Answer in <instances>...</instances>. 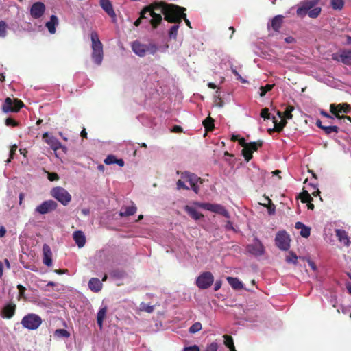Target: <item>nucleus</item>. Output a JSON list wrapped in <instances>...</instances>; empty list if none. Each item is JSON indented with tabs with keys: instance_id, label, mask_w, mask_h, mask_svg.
Segmentation results:
<instances>
[{
	"instance_id": "7c9ffc66",
	"label": "nucleus",
	"mask_w": 351,
	"mask_h": 351,
	"mask_svg": "<svg viewBox=\"0 0 351 351\" xmlns=\"http://www.w3.org/2000/svg\"><path fill=\"white\" fill-rule=\"evenodd\" d=\"M227 281L234 289L239 290L243 288V283L237 278L227 277Z\"/></svg>"
},
{
	"instance_id": "4468645a",
	"label": "nucleus",
	"mask_w": 351,
	"mask_h": 351,
	"mask_svg": "<svg viewBox=\"0 0 351 351\" xmlns=\"http://www.w3.org/2000/svg\"><path fill=\"white\" fill-rule=\"evenodd\" d=\"M247 252L256 256H260L264 254L265 247L260 240L255 239L254 243L247 246Z\"/></svg>"
},
{
	"instance_id": "e2e57ef3",
	"label": "nucleus",
	"mask_w": 351,
	"mask_h": 351,
	"mask_svg": "<svg viewBox=\"0 0 351 351\" xmlns=\"http://www.w3.org/2000/svg\"><path fill=\"white\" fill-rule=\"evenodd\" d=\"M182 130H183L181 126L176 125L173 127L171 132L178 133V132H182Z\"/></svg>"
},
{
	"instance_id": "4be33fe9",
	"label": "nucleus",
	"mask_w": 351,
	"mask_h": 351,
	"mask_svg": "<svg viewBox=\"0 0 351 351\" xmlns=\"http://www.w3.org/2000/svg\"><path fill=\"white\" fill-rule=\"evenodd\" d=\"M15 311L16 305L13 303H9L3 308L1 316L6 319H10L14 315Z\"/></svg>"
},
{
	"instance_id": "5fc2aeb1",
	"label": "nucleus",
	"mask_w": 351,
	"mask_h": 351,
	"mask_svg": "<svg viewBox=\"0 0 351 351\" xmlns=\"http://www.w3.org/2000/svg\"><path fill=\"white\" fill-rule=\"evenodd\" d=\"M231 71L232 72V73L234 74V75L237 77V79L239 81H241V82L243 83H245L247 82L246 80L243 79L241 75L237 71L236 69L234 68L233 66L231 67Z\"/></svg>"
},
{
	"instance_id": "4d7b16f0",
	"label": "nucleus",
	"mask_w": 351,
	"mask_h": 351,
	"mask_svg": "<svg viewBox=\"0 0 351 351\" xmlns=\"http://www.w3.org/2000/svg\"><path fill=\"white\" fill-rule=\"evenodd\" d=\"M311 187L313 188V191H311V194L315 196V197H317V195H319L320 194V191L318 189V188L317 187L316 184H311Z\"/></svg>"
},
{
	"instance_id": "bb28decb",
	"label": "nucleus",
	"mask_w": 351,
	"mask_h": 351,
	"mask_svg": "<svg viewBox=\"0 0 351 351\" xmlns=\"http://www.w3.org/2000/svg\"><path fill=\"white\" fill-rule=\"evenodd\" d=\"M335 233L339 241L343 242L347 246L350 245V241L348 237V234L345 230L337 229L335 230Z\"/></svg>"
},
{
	"instance_id": "c03bdc74",
	"label": "nucleus",
	"mask_w": 351,
	"mask_h": 351,
	"mask_svg": "<svg viewBox=\"0 0 351 351\" xmlns=\"http://www.w3.org/2000/svg\"><path fill=\"white\" fill-rule=\"evenodd\" d=\"M322 130L324 131V132L326 134H330L332 132L338 133L339 130V127L335 126V125H334V126H330V125L326 126V125H324V127L323 128Z\"/></svg>"
},
{
	"instance_id": "72a5a7b5",
	"label": "nucleus",
	"mask_w": 351,
	"mask_h": 351,
	"mask_svg": "<svg viewBox=\"0 0 351 351\" xmlns=\"http://www.w3.org/2000/svg\"><path fill=\"white\" fill-rule=\"evenodd\" d=\"M214 119L210 117H208L202 122L206 132H211L215 128Z\"/></svg>"
},
{
	"instance_id": "13d9d810",
	"label": "nucleus",
	"mask_w": 351,
	"mask_h": 351,
	"mask_svg": "<svg viewBox=\"0 0 351 351\" xmlns=\"http://www.w3.org/2000/svg\"><path fill=\"white\" fill-rule=\"evenodd\" d=\"M48 179L50 181H56L59 179V176L56 173H49Z\"/></svg>"
},
{
	"instance_id": "423d86ee",
	"label": "nucleus",
	"mask_w": 351,
	"mask_h": 351,
	"mask_svg": "<svg viewBox=\"0 0 351 351\" xmlns=\"http://www.w3.org/2000/svg\"><path fill=\"white\" fill-rule=\"evenodd\" d=\"M51 195L64 206L68 205L71 201V195L64 188L56 186L51 189Z\"/></svg>"
},
{
	"instance_id": "0eeeda50",
	"label": "nucleus",
	"mask_w": 351,
	"mask_h": 351,
	"mask_svg": "<svg viewBox=\"0 0 351 351\" xmlns=\"http://www.w3.org/2000/svg\"><path fill=\"white\" fill-rule=\"evenodd\" d=\"M41 317L34 313H30L25 315L21 320V324L24 328L29 330H36L42 324Z\"/></svg>"
},
{
	"instance_id": "0e129e2a",
	"label": "nucleus",
	"mask_w": 351,
	"mask_h": 351,
	"mask_svg": "<svg viewBox=\"0 0 351 351\" xmlns=\"http://www.w3.org/2000/svg\"><path fill=\"white\" fill-rule=\"evenodd\" d=\"M184 19L185 23L186 24V25L188 27H189L190 28H191V23L189 21V19H187L186 18V14L185 13L183 12V14H182V20Z\"/></svg>"
},
{
	"instance_id": "4c0bfd02",
	"label": "nucleus",
	"mask_w": 351,
	"mask_h": 351,
	"mask_svg": "<svg viewBox=\"0 0 351 351\" xmlns=\"http://www.w3.org/2000/svg\"><path fill=\"white\" fill-rule=\"evenodd\" d=\"M273 123H274V127L272 129H269L268 130V132L269 134H271L273 132H278L279 133L281 131H282V130L284 128L280 124V122H278V120L275 117H273Z\"/></svg>"
},
{
	"instance_id": "c756f323",
	"label": "nucleus",
	"mask_w": 351,
	"mask_h": 351,
	"mask_svg": "<svg viewBox=\"0 0 351 351\" xmlns=\"http://www.w3.org/2000/svg\"><path fill=\"white\" fill-rule=\"evenodd\" d=\"M293 110H294V107L289 105L286 107L284 112L278 111L277 114L280 118H282L284 117L285 119H291L293 117V115L291 113L293 111Z\"/></svg>"
},
{
	"instance_id": "c85d7f7f",
	"label": "nucleus",
	"mask_w": 351,
	"mask_h": 351,
	"mask_svg": "<svg viewBox=\"0 0 351 351\" xmlns=\"http://www.w3.org/2000/svg\"><path fill=\"white\" fill-rule=\"evenodd\" d=\"M283 16L281 15H277L274 16L271 21V27L276 31L278 32L282 24Z\"/></svg>"
},
{
	"instance_id": "338daca9",
	"label": "nucleus",
	"mask_w": 351,
	"mask_h": 351,
	"mask_svg": "<svg viewBox=\"0 0 351 351\" xmlns=\"http://www.w3.org/2000/svg\"><path fill=\"white\" fill-rule=\"evenodd\" d=\"M308 263L313 270H314V271L316 270L317 267H316V265L314 262H313L311 260L308 259Z\"/></svg>"
},
{
	"instance_id": "6e6552de",
	"label": "nucleus",
	"mask_w": 351,
	"mask_h": 351,
	"mask_svg": "<svg viewBox=\"0 0 351 351\" xmlns=\"http://www.w3.org/2000/svg\"><path fill=\"white\" fill-rule=\"evenodd\" d=\"M214 282V276L210 271L202 273L196 279V285L201 289L209 288Z\"/></svg>"
},
{
	"instance_id": "7ed1b4c3",
	"label": "nucleus",
	"mask_w": 351,
	"mask_h": 351,
	"mask_svg": "<svg viewBox=\"0 0 351 351\" xmlns=\"http://www.w3.org/2000/svg\"><path fill=\"white\" fill-rule=\"evenodd\" d=\"M91 38V48L93 50L92 52V59L93 62L97 64L100 65L103 60L104 52H103V45L99 38L98 34L96 32H92L90 34Z\"/></svg>"
},
{
	"instance_id": "a19ab883",
	"label": "nucleus",
	"mask_w": 351,
	"mask_h": 351,
	"mask_svg": "<svg viewBox=\"0 0 351 351\" xmlns=\"http://www.w3.org/2000/svg\"><path fill=\"white\" fill-rule=\"evenodd\" d=\"M202 328V325L200 322H195L189 328V332L191 334H195L200 331Z\"/></svg>"
},
{
	"instance_id": "2eb2a0df",
	"label": "nucleus",
	"mask_w": 351,
	"mask_h": 351,
	"mask_svg": "<svg viewBox=\"0 0 351 351\" xmlns=\"http://www.w3.org/2000/svg\"><path fill=\"white\" fill-rule=\"evenodd\" d=\"M58 204L53 200L44 201L41 204L38 205L35 210L41 215H45L55 210L57 208Z\"/></svg>"
},
{
	"instance_id": "603ef678",
	"label": "nucleus",
	"mask_w": 351,
	"mask_h": 351,
	"mask_svg": "<svg viewBox=\"0 0 351 351\" xmlns=\"http://www.w3.org/2000/svg\"><path fill=\"white\" fill-rule=\"evenodd\" d=\"M218 344L216 342H213L208 345L204 351H217Z\"/></svg>"
},
{
	"instance_id": "58836bf2",
	"label": "nucleus",
	"mask_w": 351,
	"mask_h": 351,
	"mask_svg": "<svg viewBox=\"0 0 351 351\" xmlns=\"http://www.w3.org/2000/svg\"><path fill=\"white\" fill-rule=\"evenodd\" d=\"M321 11H322V8L321 7H318L317 5H315L314 8H313L308 12V16L310 17V18H312V19H315L317 17H318V16L321 13Z\"/></svg>"
},
{
	"instance_id": "dca6fc26",
	"label": "nucleus",
	"mask_w": 351,
	"mask_h": 351,
	"mask_svg": "<svg viewBox=\"0 0 351 351\" xmlns=\"http://www.w3.org/2000/svg\"><path fill=\"white\" fill-rule=\"evenodd\" d=\"M332 59L346 65H351V49H344L339 53H334Z\"/></svg>"
},
{
	"instance_id": "864d4df0",
	"label": "nucleus",
	"mask_w": 351,
	"mask_h": 351,
	"mask_svg": "<svg viewBox=\"0 0 351 351\" xmlns=\"http://www.w3.org/2000/svg\"><path fill=\"white\" fill-rule=\"evenodd\" d=\"M261 117L265 119H269L270 114L269 112V109L267 108H263L261 112Z\"/></svg>"
},
{
	"instance_id": "5701e85b",
	"label": "nucleus",
	"mask_w": 351,
	"mask_h": 351,
	"mask_svg": "<svg viewBox=\"0 0 351 351\" xmlns=\"http://www.w3.org/2000/svg\"><path fill=\"white\" fill-rule=\"evenodd\" d=\"M73 238L79 247H82L86 243V237L82 231H75L73 234Z\"/></svg>"
},
{
	"instance_id": "09e8293b",
	"label": "nucleus",
	"mask_w": 351,
	"mask_h": 351,
	"mask_svg": "<svg viewBox=\"0 0 351 351\" xmlns=\"http://www.w3.org/2000/svg\"><path fill=\"white\" fill-rule=\"evenodd\" d=\"M184 182L185 181L182 179H180L177 181L176 186H177L178 190H180V189L189 190V188L185 184Z\"/></svg>"
},
{
	"instance_id": "ddd939ff",
	"label": "nucleus",
	"mask_w": 351,
	"mask_h": 351,
	"mask_svg": "<svg viewBox=\"0 0 351 351\" xmlns=\"http://www.w3.org/2000/svg\"><path fill=\"white\" fill-rule=\"evenodd\" d=\"M330 111L337 119H340V117H341L340 113H349L351 111V107L347 103L331 104L330 105Z\"/></svg>"
},
{
	"instance_id": "f8f14e48",
	"label": "nucleus",
	"mask_w": 351,
	"mask_h": 351,
	"mask_svg": "<svg viewBox=\"0 0 351 351\" xmlns=\"http://www.w3.org/2000/svg\"><path fill=\"white\" fill-rule=\"evenodd\" d=\"M319 3V0H304L300 2L296 13L298 16H304Z\"/></svg>"
},
{
	"instance_id": "37998d69",
	"label": "nucleus",
	"mask_w": 351,
	"mask_h": 351,
	"mask_svg": "<svg viewBox=\"0 0 351 351\" xmlns=\"http://www.w3.org/2000/svg\"><path fill=\"white\" fill-rule=\"evenodd\" d=\"M223 338H224V344L227 348H228L229 349H231V348L234 347L233 339L231 336L228 335H224Z\"/></svg>"
},
{
	"instance_id": "9d476101",
	"label": "nucleus",
	"mask_w": 351,
	"mask_h": 351,
	"mask_svg": "<svg viewBox=\"0 0 351 351\" xmlns=\"http://www.w3.org/2000/svg\"><path fill=\"white\" fill-rule=\"evenodd\" d=\"M290 238L285 231H281L276 234L275 241L276 246L283 251H287L290 247Z\"/></svg>"
},
{
	"instance_id": "ea45409f",
	"label": "nucleus",
	"mask_w": 351,
	"mask_h": 351,
	"mask_svg": "<svg viewBox=\"0 0 351 351\" xmlns=\"http://www.w3.org/2000/svg\"><path fill=\"white\" fill-rule=\"evenodd\" d=\"M330 5L334 10H341L344 5L343 0H331Z\"/></svg>"
},
{
	"instance_id": "a18cd8bd",
	"label": "nucleus",
	"mask_w": 351,
	"mask_h": 351,
	"mask_svg": "<svg viewBox=\"0 0 351 351\" xmlns=\"http://www.w3.org/2000/svg\"><path fill=\"white\" fill-rule=\"evenodd\" d=\"M117 158L114 155H108L105 159H104V163L107 165L115 164Z\"/></svg>"
},
{
	"instance_id": "9b49d317",
	"label": "nucleus",
	"mask_w": 351,
	"mask_h": 351,
	"mask_svg": "<svg viewBox=\"0 0 351 351\" xmlns=\"http://www.w3.org/2000/svg\"><path fill=\"white\" fill-rule=\"evenodd\" d=\"M263 144V141L262 140H258L257 141L249 143V144H247V148L242 149V155L243 156L245 160L247 162H249L253 157V152L257 151L259 147H261Z\"/></svg>"
},
{
	"instance_id": "c9c22d12",
	"label": "nucleus",
	"mask_w": 351,
	"mask_h": 351,
	"mask_svg": "<svg viewBox=\"0 0 351 351\" xmlns=\"http://www.w3.org/2000/svg\"><path fill=\"white\" fill-rule=\"evenodd\" d=\"M300 199L302 203H310L313 201V197L311 196L308 191H304L300 194Z\"/></svg>"
},
{
	"instance_id": "39448f33",
	"label": "nucleus",
	"mask_w": 351,
	"mask_h": 351,
	"mask_svg": "<svg viewBox=\"0 0 351 351\" xmlns=\"http://www.w3.org/2000/svg\"><path fill=\"white\" fill-rule=\"evenodd\" d=\"M181 178L184 180L185 182H187L190 184L191 189L196 193L198 194L199 191V184H203V179L200 177H198L195 173L184 171L181 173Z\"/></svg>"
},
{
	"instance_id": "2f4dec72",
	"label": "nucleus",
	"mask_w": 351,
	"mask_h": 351,
	"mask_svg": "<svg viewBox=\"0 0 351 351\" xmlns=\"http://www.w3.org/2000/svg\"><path fill=\"white\" fill-rule=\"evenodd\" d=\"M106 311H107L106 307H103V308H100L99 312L97 313V324H98L100 330H101L103 328V322L106 317Z\"/></svg>"
},
{
	"instance_id": "bf43d9fd",
	"label": "nucleus",
	"mask_w": 351,
	"mask_h": 351,
	"mask_svg": "<svg viewBox=\"0 0 351 351\" xmlns=\"http://www.w3.org/2000/svg\"><path fill=\"white\" fill-rule=\"evenodd\" d=\"M183 351H199V348L197 345L185 347Z\"/></svg>"
},
{
	"instance_id": "412c9836",
	"label": "nucleus",
	"mask_w": 351,
	"mask_h": 351,
	"mask_svg": "<svg viewBox=\"0 0 351 351\" xmlns=\"http://www.w3.org/2000/svg\"><path fill=\"white\" fill-rule=\"evenodd\" d=\"M99 4L108 16L112 18L116 17V14L110 0H99Z\"/></svg>"
},
{
	"instance_id": "6e6d98bb",
	"label": "nucleus",
	"mask_w": 351,
	"mask_h": 351,
	"mask_svg": "<svg viewBox=\"0 0 351 351\" xmlns=\"http://www.w3.org/2000/svg\"><path fill=\"white\" fill-rule=\"evenodd\" d=\"M215 104L217 106L219 107H222L223 106V101L222 100V99L220 97V95L219 94H218L217 95H216L215 96Z\"/></svg>"
},
{
	"instance_id": "cd10ccee",
	"label": "nucleus",
	"mask_w": 351,
	"mask_h": 351,
	"mask_svg": "<svg viewBox=\"0 0 351 351\" xmlns=\"http://www.w3.org/2000/svg\"><path fill=\"white\" fill-rule=\"evenodd\" d=\"M184 210L195 220H198L202 217L204 215L199 213L195 208H193L189 206H186L184 207Z\"/></svg>"
},
{
	"instance_id": "69168bd1",
	"label": "nucleus",
	"mask_w": 351,
	"mask_h": 351,
	"mask_svg": "<svg viewBox=\"0 0 351 351\" xmlns=\"http://www.w3.org/2000/svg\"><path fill=\"white\" fill-rule=\"evenodd\" d=\"M221 285H222L221 280H217L215 283L214 290L215 291H218L221 288Z\"/></svg>"
},
{
	"instance_id": "e433bc0d",
	"label": "nucleus",
	"mask_w": 351,
	"mask_h": 351,
	"mask_svg": "<svg viewBox=\"0 0 351 351\" xmlns=\"http://www.w3.org/2000/svg\"><path fill=\"white\" fill-rule=\"evenodd\" d=\"M179 24L180 23H175V25H173L169 30L168 35L170 38H173L174 40L176 39L177 35H178V31L180 27Z\"/></svg>"
},
{
	"instance_id": "79ce46f5",
	"label": "nucleus",
	"mask_w": 351,
	"mask_h": 351,
	"mask_svg": "<svg viewBox=\"0 0 351 351\" xmlns=\"http://www.w3.org/2000/svg\"><path fill=\"white\" fill-rule=\"evenodd\" d=\"M274 86V84H266L265 86H262L260 87V96L264 97L266 93L270 90H272L273 87Z\"/></svg>"
},
{
	"instance_id": "774afa93",
	"label": "nucleus",
	"mask_w": 351,
	"mask_h": 351,
	"mask_svg": "<svg viewBox=\"0 0 351 351\" xmlns=\"http://www.w3.org/2000/svg\"><path fill=\"white\" fill-rule=\"evenodd\" d=\"M304 226H305V225L303 223H302L300 221H298L295 223V228L296 229H302Z\"/></svg>"
},
{
	"instance_id": "20e7f679",
	"label": "nucleus",
	"mask_w": 351,
	"mask_h": 351,
	"mask_svg": "<svg viewBox=\"0 0 351 351\" xmlns=\"http://www.w3.org/2000/svg\"><path fill=\"white\" fill-rule=\"evenodd\" d=\"M24 106L23 102L16 98H5L1 109L3 112H18Z\"/></svg>"
},
{
	"instance_id": "680f3d73",
	"label": "nucleus",
	"mask_w": 351,
	"mask_h": 351,
	"mask_svg": "<svg viewBox=\"0 0 351 351\" xmlns=\"http://www.w3.org/2000/svg\"><path fill=\"white\" fill-rule=\"evenodd\" d=\"M238 141H239V144L243 147V149L247 148V144H249V143L245 142V140L244 138H240Z\"/></svg>"
},
{
	"instance_id": "a878e982",
	"label": "nucleus",
	"mask_w": 351,
	"mask_h": 351,
	"mask_svg": "<svg viewBox=\"0 0 351 351\" xmlns=\"http://www.w3.org/2000/svg\"><path fill=\"white\" fill-rule=\"evenodd\" d=\"M58 24V19L56 15H51L50 21L46 23V27L51 34H55L56 26Z\"/></svg>"
},
{
	"instance_id": "052dcab7",
	"label": "nucleus",
	"mask_w": 351,
	"mask_h": 351,
	"mask_svg": "<svg viewBox=\"0 0 351 351\" xmlns=\"http://www.w3.org/2000/svg\"><path fill=\"white\" fill-rule=\"evenodd\" d=\"M17 289L19 290V293L21 297H23L25 291L26 290L25 287H23L22 285H18Z\"/></svg>"
},
{
	"instance_id": "aec40b11",
	"label": "nucleus",
	"mask_w": 351,
	"mask_h": 351,
	"mask_svg": "<svg viewBox=\"0 0 351 351\" xmlns=\"http://www.w3.org/2000/svg\"><path fill=\"white\" fill-rule=\"evenodd\" d=\"M145 44H143L138 40H135L132 44V49L134 53L140 57L145 56Z\"/></svg>"
},
{
	"instance_id": "1a4fd4ad",
	"label": "nucleus",
	"mask_w": 351,
	"mask_h": 351,
	"mask_svg": "<svg viewBox=\"0 0 351 351\" xmlns=\"http://www.w3.org/2000/svg\"><path fill=\"white\" fill-rule=\"evenodd\" d=\"M199 206L205 210H209L210 212L221 215L226 218L229 219L230 215L228 211L226 209V208L218 204H210V203H202L199 204Z\"/></svg>"
},
{
	"instance_id": "8fccbe9b",
	"label": "nucleus",
	"mask_w": 351,
	"mask_h": 351,
	"mask_svg": "<svg viewBox=\"0 0 351 351\" xmlns=\"http://www.w3.org/2000/svg\"><path fill=\"white\" fill-rule=\"evenodd\" d=\"M5 123L7 126L16 127L19 125V123L11 117L7 118Z\"/></svg>"
},
{
	"instance_id": "393cba45",
	"label": "nucleus",
	"mask_w": 351,
	"mask_h": 351,
	"mask_svg": "<svg viewBox=\"0 0 351 351\" xmlns=\"http://www.w3.org/2000/svg\"><path fill=\"white\" fill-rule=\"evenodd\" d=\"M137 208L136 206L132 205L131 206L122 207L120 212V217H129L134 215L136 213Z\"/></svg>"
},
{
	"instance_id": "473e14b6",
	"label": "nucleus",
	"mask_w": 351,
	"mask_h": 351,
	"mask_svg": "<svg viewBox=\"0 0 351 351\" xmlns=\"http://www.w3.org/2000/svg\"><path fill=\"white\" fill-rule=\"evenodd\" d=\"M298 258H300L302 260L304 259V257H298V256L295 254V253L293 252V251H289L288 252V254L285 257V261L287 263H292L293 265H297Z\"/></svg>"
},
{
	"instance_id": "3c124183",
	"label": "nucleus",
	"mask_w": 351,
	"mask_h": 351,
	"mask_svg": "<svg viewBox=\"0 0 351 351\" xmlns=\"http://www.w3.org/2000/svg\"><path fill=\"white\" fill-rule=\"evenodd\" d=\"M55 334L64 337H69L70 333L65 329H58L56 330Z\"/></svg>"
},
{
	"instance_id": "b1692460",
	"label": "nucleus",
	"mask_w": 351,
	"mask_h": 351,
	"mask_svg": "<svg viewBox=\"0 0 351 351\" xmlns=\"http://www.w3.org/2000/svg\"><path fill=\"white\" fill-rule=\"evenodd\" d=\"M102 287L103 285L99 278H92L89 280L88 287L92 291L97 293L101 290Z\"/></svg>"
},
{
	"instance_id": "de8ad7c7",
	"label": "nucleus",
	"mask_w": 351,
	"mask_h": 351,
	"mask_svg": "<svg viewBox=\"0 0 351 351\" xmlns=\"http://www.w3.org/2000/svg\"><path fill=\"white\" fill-rule=\"evenodd\" d=\"M310 234H311V228L309 227H307L305 226L304 227H303L301 229L300 235L302 237L308 238L310 236Z\"/></svg>"
},
{
	"instance_id": "f03ea898",
	"label": "nucleus",
	"mask_w": 351,
	"mask_h": 351,
	"mask_svg": "<svg viewBox=\"0 0 351 351\" xmlns=\"http://www.w3.org/2000/svg\"><path fill=\"white\" fill-rule=\"evenodd\" d=\"M147 13H149V14L152 16V19L149 21V22L152 25V29H156L161 23L162 18L160 13H156L154 12L153 3H151L142 9L140 12L139 18L134 21V25L136 27H138L142 22V19H147L145 16Z\"/></svg>"
},
{
	"instance_id": "f3484780",
	"label": "nucleus",
	"mask_w": 351,
	"mask_h": 351,
	"mask_svg": "<svg viewBox=\"0 0 351 351\" xmlns=\"http://www.w3.org/2000/svg\"><path fill=\"white\" fill-rule=\"evenodd\" d=\"M46 10L45 5L40 1L32 4L30 8V15L34 19L40 18L45 13Z\"/></svg>"
},
{
	"instance_id": "a211bd4d",
	"label": "nucleus",
	"mask_w": 351,
	"mask_h": 351,
	"mask_svg": "<svg viewBox=\"0 0 351 351\" xmlns=\"http://www.w3.org/2000/svg\"><path fill=\"white\" fill-rule=\"evenodd\" d=\"M43 139L51 147L52 149L56 151L62 147L61 143L54 136H49L47 132L43 134Z\"/></svg>"
},
{
	"instance_id": "49530a36",
	"label": "nucleus",
	"mask_w": 351,
	"mask_h": 351,
	"mask_svg": "<svg viewBox=\"0 0 351 351\" xmlns=\"http://www.w3.org/2000/svg\"><path fill=\"white\" fill-rule=\"evenodd\" d=\"M7 25L4 21H0V37H5L6 36Z\"/></svg>"
},
{
	"instance_id": "f257e3e1",
	"label": "nucleus",
	"mask_w": 351,
	"mask_h": 351,
	"mask_svg": "<svg viewBox=\"0 0 351 351\" xmlns=\"http://www.w3.org/2000/svg\"><path fill=\"white\" fill-rule=\"evenodd\" d=\"M154 12L159 11L163 14L165 20L171 23H180L182 14L186 8L174 4H168L165 2L153 3Z\"/></svg>"
},
{
	"instance_id": "6ab92c4d",
	"label": "nucleus",
	"mask_w": 351,
	"mask_h": 351,
	"mask_svg": "<svg viewBox=\"0 0 351 351\" xmlns=\"http://www.w3.org/2000/svg\"><path fill=\"white\" fill-rule=\"evenodd\" d=\"M43 263L50 267L52 265V252L51 247L47 244H44L43 246Z\"/></svg>"
},
{
	"instance_id": "f704fd0d",
	"label": "nucleus",
	"mask_w": 351,
	"mask_h": 351,
	"mask_svg": "<svg viewBox=\"0 0 351 351\" xmlns=\"http://www.w3.org/2000/svg\"><path fill=\"white\" fill-rule=\"evenodd\" d=\"M145 55L148 53L152 55H154L158 50L159 49V47L154 43H149V44H145Z\"/></svg>"
}]
</instances>
